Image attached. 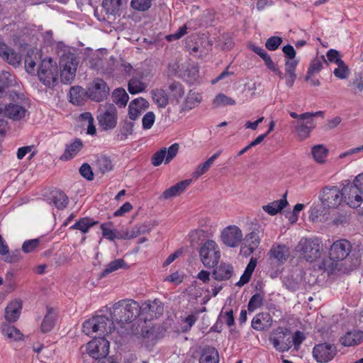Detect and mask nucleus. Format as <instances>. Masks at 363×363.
<instances>
[{
	"instance_id": "f257e3e1",
	"label": "nucleus",
	"mask_w": 363,
	"mask_h": 363,
	"mask_svg": "<svg viewBox=\"0 0 363 363\" xmlns=\"http://www.w3.org/2000/svg\"><path fill=\"white\" fill-rule=\"evenodd\" d=\"M139 303L131 299L121 300L111 308V318L119 323L131 322L140 313Z\"/></svg>"
},
{
	"instance_id": "f03ea898",
	"label": "nucleus",
	"mask_w": 363,
	"mask_h": 363,
	"mask_svg": "<svg viewBox=\"0 0 363 363\" xmlns=\"http://www.w3.org/2000/svg\"><path fill=\"white\" fill-rule=\"evenodd\" d=\"M362 173L357 175L353 182L345 180L341 189L342 200L351 208L359 207L363 203V186L361 179Z\"/></svg>"
},
{
	"instance_id": "7ed1b4c3",
	"label": "nucleus",
	"mask_w": 363,
	"mask_h": 363,
	"mask_svg": "<svg viewBox=\"0 0 363 363\" xmlns=\"http://www.w3.org/2000/svg\"><path fill=\"white\" fill-rule=\"evenodd\" d=\"M113 321L104 315L94 316L83 323L82 330L87 335L99 333L105 337L114 330Z\"/></svg>"
},
{
	"instance_id": "20e7f679",
	"label": "nucleus",
	"mask_w": 363,
	"mask_h": 363,
	"mask_svg": "<svg viewBox=\"0 0 363 363\" xmlns=\"http://www.w3.org/2000/svg\"><path fill=\"white\" fill-rule=\"evenodd\" d=\"M323 245L318 238H303L296 246V251L300 252L307 262H313L320 257Z\"/></svg>"
},
{
	"instance_id": "39448f33",
	"label": "nucleus",
	"mask_w": 363,
	"mask_h": 363,
	"mask_svg": "<svg viewBox=\"0 0 363 363\" xmlns=\"http://www.w3.org/2000/svg\"><path fill=\"white\" fill-rule=\"evenodd\" d=\"M38 77L46 86H55L58 79L57 63L51 58L43 60L38 69Z\"/></svg>"
},
{
	"instance_id": "423d86ee",
	"label": "nucleus",
	"mask_w": 363,
	"mask_h": 363,
	"mask_svg": "<svg viewBox=\"0 0 363 363\" xmlns=\"http://www.w3.org/2000/svg\"><path fill=\"white\" fill-rule=\"evenodd\" d=\"M199 255L206 267L213 268L218 264L220 257L219 246L214 240H208L201 245Z\"/></svg>"
},
{
	"instance_id": "0eeeda50",
	"label": "nucleus",
	"mask_w": 363,
	"mask_h": 363,
	"mask_svg": "<svg viewBox=\"0 0 363 363\" xmlns=\"http://www.w3.org/2000/svg\"><path fill=\"white\" fill-rule=\"evenodd\" d=\"M79 61L73 53L64 54L60 59V77L64 84H71L75 78Z\"/></svg>"
},
{
	"instance_id": "6e6552de",
	"label": "nucleus",
	"mask_w": 363,
	"mask_h": 363,
	"mask_svg": "<svg viewBox=\"0 0 363 363\" xmlns=\"http://www.w3.org/2000/svg\"><path fill=\"white\" fill-rule=\"evenodd\" d=\"M99 123L104 130H111L117 124V111L112 104L101 105L99 109L97 116Z\"/></svg>"
},
{
	"instance_id": "1a4fd4ad",
	"label": "nucleus",
	"mask_w": 363,
	"mask_h": 363,
	"mask_svg": "<svg viewBox=\"0 0 363 363\" xmlns=\"http://www.w3.org/2000/svg\"><path fill=\"white\" fill-rule=\"evenodd\" d=\"M289 333L286 328L278 327L272 332L269 341L277 350L282 352L289 351L292 347L290 337L286 338Z\"/></svg>"
},
{
	"instance_id": "9d476101",
	"label": "nucleus",
	"mask_w": 363,
	"mask_h": 363,
	"mask_svg": "<svg viewBox=\"0 0 363 363\" xmlns=\"http://www.w3.org/2000/svg\"><path fill=\"white\" fill-rule=\"evenodd\" d=\"M352 244L346 239H339L330 246L328 256L333 262H340L345 259L352 251Z\"/></svg>"
},
{
	"instance_id": "9b49d317",
	"label": "nucleus",
	"mask_w": 363,
	"mask_h": 363,
	"mask_svg": "<svg viewBox=\"0 0 363 363\" xmlns=\"http://www.w3.org/2000/svg\"><path fill=\"white\" fill-rule=\"evenodd\" d=\"M109 91L106 82L101 78H96L89 84L86 94L92 101L100 102L108 96Z\"/></svg>"
},
{
	"instance_id": "f8f14e48",
	"label": "nucleus",
	"mask_w": 363,
	"mask_h": 363,
	"mask_svg": "<svg viewBox=\"0 0 363 363\" xmlns=\"http://www.w3.org/2000/svg\"><path fill=\"white\" fill-rule=\"evenodd\" d=\"M220 238L225 245L234 248L238 247L243 240V234L238 226L230 225L222 230Z\"/></svg>"
},
{
	"instance_id": "ddd939ff",
	"label": "nucleus",
	"mask_w": 363,
	"mask_h": 363,
	"mask_svg": "<svg viewBox=\"0 0 363 363\" xmlns=\"http://www.w3.org/2000/svg\"><path fill=\"white\" fill-rule=\"evenodd\" d=\"M337 352L336 346L327 342L315 345L312 352L314 359L318 363L329 362L334 359Z\"/></svg>"
},
{
	"instance_id": "4468645a",
	"label": "nucleus",
	"mask_w": 363,
	"mask_h": 363,
	"mask_svg": "<svg viewBox=\"0 0 363 363\" xmlns=\"http://www.w3.org/2000/svg\"><path fill=\"white\" fill-rule=\"evenodd\" d=\"M110 344L104 337H99L90 341L86 346L87 353L94 359L106 357L109 352Z\"/></svg>"
},
{
	"instance_id": "2eb2a0df",
	"label": "nucleus",
	"mask_w": 363,
	"mask_h": 363,
	"mask_svg": "<svg viewBox=\"0 0 363 363\" xmlns=\"http://www.w3.org/2000/svg\"><path fill=\"white\" fill-rule=\"evenodd\" d=\"M320 201L329 209L335 208L342 201L341 190L335 186H326L320 193Z\"/></svg>"
},
{
	"instance_id": "dca6fc26",
	"label": "nucleus",
	"mask_w": 363,
	"mask_h": 363,
	"mask_svg": "<svg viewBox=\"0 0 363 363\" xmlns=\"http://www.w3.org/2000/svg\"><path fill=\"white\" fill-rule=\"evenodd\" d=\"M179 150V145L174 143L168 149L164 147L154 153L152 157V164L155 167L160 166L163 162L168 164L177 155Z\"/></svg>"
},
{
	"instance_id": "f3484780",
	"label": "nucleus",
	"mask_w": 363,
	"mask_h": 363,
	"mask_svg": "<svg viewBox=\"0 0 363 363\" xmlns=\"http://www.w3.org/2000/svg\"><path fill=\"white\" fill-rule=\"evenodd\" d=\"M315 116H311L305 121H294L292 123L297 138L304 140L310 137L312 130L315 128Z\"/></svg>"
},
{
	"instance_id": "a211bd4d",
	"label": "nucleus",
	"mask_w": 363,
	"mask_h": 363,
	"mask_svg": "<svg viewBox=\"0 0 363 363\" xmlns=\"http://www.w3.org/2000/svg\"><path fill=\"white\" fill-rule=\"evenodd\" d=\"M0 57L15 67H18L22 60L20 53L3 42H0Z\"/></svg>"
},
{
	"instance_id": "6ab92c4d",
	"label": "nucleus",
	"mask_w": 363,
	"mask_h": 363,
	"mask_svg": "<svg viewBox=\"0 0 363 363\" xmlns=\"http://www.w3.org/2000/svg\"><path fill=\"white\" fill-rule=\"evenodd\" d=\"M330 209L320 201L315 202L309 210V219L313 223H321L328 220Z\"/></svg>"
},
{
	"instance_id": "aec40b11",
	"label": "nucleus",
	"mask_w": 363,
	"mask_h": 363,
	"mask_svg": "<svg viewBox=\"0 0 363 363\" xmlns=\"http://www.w3.org/2000/svg\"><path fill=\"white\" fill-rule=\"evenodd\" d=\"M0 113L13 121H21L28 115V110L17 104L6 105L4 108L0 109Z\"/></svg>"
},
{
	"instance_id": "412c9836",
	"label": "nucleus",
	"mask_w": 363,
	"mask_h": 363,
	"mask_svg": "<svg viewBox=\"0 0 363 363\" xmlns=\"http://www.w3.org/2000/svg\"><path fill=\"white\" fill-rule=\"evenodd\" d=\"M90 63L91 67L104 73L111 74L114 71L115 60L113 57L106 60L101 57V54L98 53L91 57Z\"/></svg>"
},
{
	"instance_id": "4be33fe9",
	"label": "nucleus",
	"mask_w": 363,
	"mask_h": 363,
	"mask_svg": "<svg viewBox=\"0 0 363 363\" xmlns=\"http://www.w3.org/2000/svg\"><path fill=\"white\" fill-rule=\"evenodd\" d=\"M269 258L279 264L286 262L290 256V250L285 245H274L269 251Z\"/></svg>"
},
{
	"instance_id": "5701e85b",
	"label": "nucleus",
	"mask_w": 363,
	"mask_h": 363,
	"mask_svg": "<svg viewBox=\"0 0 363 363\" xmlns=\"http://www.w3.org/2000/svg\"><path fill=\"white\" fill-rule=\"evenodd\" d=\"M121 6V0H104L102 2V9L106 15L104 20L108 21H114L116 16L120 13Z\"/></svg>"
},
{
	"instance_id": "b1692460",
	"label": "nucleus",
	"mask_w": 363,
	"mask_h": 363,
	"mask_svg": "<svg viewBox=\"0 0 363 363\" xmlns=\"http://www.w3.org/2000/svg\"><path fill=\"white\" fill-rule=\"evenodd\" d=\"M272 325V318L268 313H259L256 315L251 323L253 329L264 330L269 329Z\"/></svg>"
},
{
	"instance_id": "393cba45",
	"label": "nucleus",
	"mask_w": 363,
	"mask_h": 363,
	"mask_svg": "<svg viewBox=\"0 0 363 363\" xmlns=\"http://www.w3.org/2000/svg\"><path fill=\"white\" fill-rule=\"evenodd\" d=\"M148 107V102L143 98L133 100L128 106V116L132 121L136 120L142 111Z\"/></svg>"
},
{
	"instance_id": "a878e982",
	"label": "nucleus",
	"mask_w": 363,
	"mask_h": 363,
	"mask_svg": "<svg viewBox=\"0 0 363 363\" xmlns=\"http://www.w3.org/2000/svg\"><path fill=\"white\" fill-rule=\"evenodd\" d=\"M191 179H186L177 183L175 185L166 189L160 196V199H169L180 195L191 184Z\"/></svg>"
},
{
	"instance_id": "bb28decb",
	"label": "nucleus",
	"mask_w": 363,
	"mask_h": 363,
	"mask_svg": "<svg viewBox=\"0 0 363 363\" xmlns=\"http://www.w3.org/2000/svg\"><path fill=\"white\" fill-rule=\"evenodd\" d=\"M202 100L201 94L198 92L190 91L184 102L181 104L180 111L186 112L196 107Z\"/></svg>"
},
{
	"instance_id": "cd10ccee",
	"label": "nucleus",
	"mask_w": 363,
	"mask_h": 363,
	"mask_svg": "<svg viewBox=\"0 0 363 363\" xmlns=\"http://www.w3.org/2000/svg\"><path fill=\"white\" fill-rule=\"evenodd\" d=\"M22 309L20 300L12 301L5 309V318L9 322H15L19 318Z\"/></svg>"
},
{
	"instance_id": "c85d7f7f",
	"label": "nucleus",
	"mask_w": 363,
	"mask_h": 363,
	"mask_svg": "<svg viewBox=\"0 0 363 363\" xmlns=\"http://www.w3.org/2000/svg\"><path fill=\"white\" fill-rule=\"evenodd\" d=\"M363 341V331L353 330L347 332L341 337L340 342L345 347L354 346Z\"/></svg>"
},
{
	"instance_id": "c756f323",
	"label": "nucleus",
	"mask_w": 363,
	"mask_h": 363,
	"mask_svg": "<svg viewBox=\"0 0 363 363\" xmlns=\"http://www.w3.org/2000/svg\"><path fill=\"white\" fill-rule=\"evenodd\" d=\"M287 204L286 194H284L282 199L263 206L262 209L269 215L274 216L285 208Z\"/></svg>"
},
{
	"instance_id": "7c9ffc66",
	"label": "nucleus",
	"mask_w": 363,
	"mask_h": 363,
	"mask_svg": "<svg viewBox=\"0 0 363 363\" xmlns=\"http://www.w3.org/2000/svg\"><path fill=\"white\" fill-rule=\"evenodd\" d=\"M41 51L38 50H31L28 52L25 58V67L28 73H34L35 65L41 59Z\"/></svg>"
},
{
	"instance_id": "2f4dec72",
	"label": "nucleus",
	"mask_w": 363,
	"mask_h": 363,
	"mask_svg": "<svg viewBox=\"0 0 363 363\" xmlns=\"http://www.w3.org/2000/svg\"><path fill=\"white\" fill-rule=\"evenodd\" d=\"M211 45L207 40L199 39L195 42L194 45H191L189 42L187 43V48L190 52L199 53V57L206 55L210 50Z\"/></svg>"
},
{
	"instance_id": "473e14b6",
	"label": "nucleus",
	"mask_w": 363,
	"mask_h": 363,
	"mask_svg": "<svg viewBox=\"0 0 363 363\" xmlns=\"http://www.w3.org/2000/svg\"><path fill=\"white\" fill-rule=\"evenodd\" d=\"M83 147L81 140L76 139L70 144L66 146L64 154L61 157L62 160H68L73 158L80 151Z\"/></svg>"
},
{
	"instance_id": "72a5a7b5",
	"label": "nucleus",
	"mask_w": 363,
	"mask_h": 363,
	"mask_svg": "<svg viewBox=\"0 0 363 363\" xmlns=\"http://www.w3.org/2000/svg\"><path fill=\"white\" fill-rule=\"evenodd\" d=\"M219 356L218 351L211 347L203 350L200 357L199 363H218Z\"/></svg>"
},
{
	"instance_id": "f704fd0d",
	"label": "nucleus",
	"mask_w": 363,
	"mask_h": 363,
	"mask_svg": "<svg viewBox=\"0 0 363 363\" xmlns=\"http://www.w3.org/2000/svg\"><path fill=\"white\" fill-rule=\"evenodd\" d=\"M233 274V267L228 264H220L213 271L214 278L217 280H225L231 277Z\"/></svg>"
},
{
	"instance_id": "c9c22d12",
	"label": "nucleus",
	"mask_w": 363,
	"mask_h": 363,
	"mask_svg": "<svg viewBox=\"0 0 363 363\" xmlns=\"http://www.w3.org/2000/svg\"><path fill=\"white\" fill-rule=\"evenodd\" d=\"M2 334L12 341L21 340L23 338L21 332L14 326L3 324L1 327Z\"/></svg>"
},
{
	"instance_id": "e433bc0d",
	"label": "nucleus",
	"mask_w": 363,
	"mask_h": 363,
	"mask_svg": "<svg viewBox=\"0 0 363 363\" xmlns=\"http://www.w3.org/2000/svg\"><path fill=\"white\" fill-rule=\"evenodd\" d=\"M97 223V221L94 220L92 218L84 217L77 221L70 227V229L79 230L83 233H86Z\"/></svg>"
},
{
	"instance_id": "4c0bfd02",
	"label": "nucleus",
	"mask_w": 363,
	"mask_h": 363,
	"mask_svg": "<svg viewBox=\"0 0 363 363\" xmlns=\"http://www.w3.org/2000/svg\"><path fill=\"white\" fill-rule=\"evenodd\" d=\"M311 154L316 162L323 164L326 161L328 150L323 145H316L312 147Z\"/></svg>"
},
{
	"instance_id": "58836bf2",
	"label": "nucleus",
	"mask_w": 363,
	"mask_h": 363,
	"mask_svg": "<svg viewBox=\"0 0 363 363\" xmlns=\"http://www.w3.org/2000/svg\"><path fill=\"white\" fill-rule=\"evenodd\" d=\"M55 318L56 315L53 309L48 308L41 324L40 329L43 333L50 332L53 328Z\"/></svg>"
},
{
	"instance_id": "ea45409f",
	"label": "nucleus",
	"mask_w": 363,
	"mask_h": 363,
	"mask_svg": "<svg viewBox=\"0 0 363 363\" xmlns=\"http://www.w3.org/2000/svg\"><path fill=\"white\" fill-rule=\"evenodd\" d=\"M153 101L160 108H165L169 103V98L163 89H155L151 91Z\"/></svg>"
},
{
	"instance_id": "a19ab883",
	"label": "nucleus",
	"mask_w": 363,
	"mask_h": 363,
	"mask_svg": "<svg viewBox=\"0 0 363 363\" xmlns=\"http://www.w3.org/2000/svg\"><path fill=\"white\" fill-rule=\"evenodd\" d=\"M243 240L245 241V243L248 246L250 252H253L258 247L261 241V238L258 231L253 230L247 234L245 238H243Z\"/></svg>"
},
{
	"instance_id": "79ce46f5",
	"label": "nucleus",
	"mask_w": 363,
	"mask_h": 363,
	"mask_svg": "<svg viewBox=\"0 0 363 363\" xmlns=\"http://www.w3.org/2000/svg\"><path fill=\"white\" fill-rule=\"evenodd\" d=\"M52 203L58 209H63L67 207L69 199L65 193L60 191H55L51 198Z\"/></svg>"
},
{
	"instance_id": "37998d69",
	"label": "nucleus",
	"mask_w": 363,
	"mask_h": 363,
	"mask_svg": "<svg viewBox=\"0 0 363 363\" xmlns=\"http://www.w3.org/2000/svg\"><path fill=\"white\" fill-rule=\"evenodd\" d=\"M168 90L171 97L177 102L184 96L185 93L183 85L177 82L170 83L168 86Z\"/></svg>"
},
{
	"instance_id": "c03bdc74",
	"label": "nucleus",
	"mask_w": 363,
	"mask_h": 363,
	"mask_svg": "<svg viewBox=\"0 0 363 363\" xmlns=\"http://www.w3.org/2000/svg\"><path fill=\"white\" fill-rule=\"evenodd\" d=\"M113 101L119 107H125L129 96L123 89H117L113 92Z\"/></svg>"
},
{
	"instance_id": "a18cd8bd",
	"label": "nucleus",
	"mask_w": 363,
	"mask_h": 363,
	"mask_svg": "<svg viewBox=\"0 0 363 363\" xmlns=\"http://www.w3.org/2000/svg\"><path fill=\"white\" fill-rule=\"evenodd\" d=\"M79 118L82 121L83 125H87V134L94 135L96 133V128L94 125V118L89 112H85L79 116Z\"/></svg>"
},
{
	"instance_id": "49530a36",
	"label": "nucleus",
	"mask_w": 363,
	"mask_h": 363,
	"mask_svg": "<svg viewBox=\"0 0 363 363\" xmlns=\"http://www.w3.org/2000/svg\"><path fill=\"white\" fill-rule=\"evenodd\" d=\"M143 310H148L152 315H154L157 316L162 313L163 306L158 300H154L153 301H148L143 304Z\"/></svg>"
},
{
	"instance_id": "de8ad7c7",
	"label": "nucleus",
	"mask_w": 363,
	"mask_h": 363,
	"mask_svg": "<svg viewBox=\"0 0 363 363\" xmlns=\"http://www.w3.org/2000/svg\"><path fill=\"white\" fill-rule=\"evenodd\" d=\"M323 62H326L323 55H322L320 58H315L311 62L306 76V80L308 81L311 75L321 70Z\"/></svg>"
},
{
	"instance_id": "09e8293b",
	"label": "nucleus",
	"mask_w": 363,
	"mask_h": 363,
	"mask_svg": "<svg viewBox=\"0 0 363 363\" xmlns=\"http://www.w3.org/2000/svg\"><path fill=\"white\" fill-rule=\"evenodd\" d=\"M17 84L16 78L9 72H3L0 75V85H3L4 89L10 86H16Z\"/></svg>"
},
{
	"instance_id": "8fccbe9b",
	"label": "nucleus",
	"mask_w": 363,
	"mask_h": 363,
	"mask_svg": "<svg viewBox=\"0 0 363 363\" xmlns=\"http://www.w3.org/2000/svg\"><path fill=\"white\" fill-rule=\"evenodd\" d=\"M235 101L230 97L224 94H218L213 101V105L215 108L225 106L228 105H235Z\"/></svg>"
},
{
	"instance_id": "3c124183",
	"label": "nucleus",
	"mask_w": 363,
	"mask_h": 363,
	"mask_svg": "<svg viewBox=\"0 0 363 363\" xmlns=\"http://www.w3.org/2000/svg\"><path fill=\"white\" fill-rule=\"evenodd\" d=\"M134 124L132 120H125L123 121L120 129L121 140H125L133 133Z\"/></svg>"
},
{
	"instance_id": "603ef678",
	"label": "nucleus",
	"mask_w": 363,
	"mask_h": 363,
	"mask_svg": "<svg viewBox=\"0 0 363 363\" xmlns=\"http://www.w3.org/2000/svg\"><path fill=\"white\" fill-rule=\"evenodd\" d=\"M125 264L122 259H115L108 263L101 273V277H106L110 273H112L121 268Z\"/></svg>"
},
{
	"instance_id": "864d4df0",
	"label": "nucleus",
	"mask_w": 363,
	"mask_h": 363,
	"mask_svg": "<svg viewBox=\"0 0 363 363\" xmlns=\"http://www.w3.org/2000/svg\"><path fill=\"white\" fill-rule=\"evenodd\" d=\"M146 85L137 78H132L128 82V91L130 94H135L143 91Z\"/></svg>"
},
{
	"instance_id": "5fc2aeb1",
	"label": "nucleus",
	"mask_w": 363,
	"mask_h": 363,
	"mask_svg": "<svg viewBox=\"0 0 363 363\" xmlns=\"http://www.w3.org/2000/svg\"><path fill=\"white\" fill-rule=\"evenodd\" d=\"M101 229L102 230V235L109 240H114L115 239H119L121 235V233H120V230H113L111 229L107 226L106 224H102L101 225Z\"/></svg>"
},
{
	"instance_id": "6e6d98bb",
	"label": "nucleus",
	"mask_w": 363,
	"mask_h": 363,
	"mask_svg": "<svg viewBox=\"0 0 363 363\" xmlns=\"http://www.w3.org/2000/svg\"><path fill=\"white\" fill-rule=\"evenodd\" d=\"M152 5V0H131L130 6L136 11H145Z\"/></svg>"
},
{
	"instance_id": "4d7b16f0",
	"label": "nucleus",
	"mask_w": 363,
	"mask_h": 363,
	"mask_svg": "<svg viewBox=\"0 0 363 363\" xmlns=\"http://www.w3.org/2000/svg\"><path fill=\"white\" fill-rule=\"evenodd\" d=\"M337 67L333 71L334 75L340 79L347 78L350 74V70L346 64L342 61L337 65Z\"/></svg>"
},
{
	"instance_id": "13d9d810",
	"label": "nucleus",
	"mask_w": 363,
	"mask_h": 363,
	"mask_svg": "<svg viewBox=\"0 0 363 363\" xmlns=\"http://www.w3.org/2000/svg\"><path fill=\"white\" fill-rule=\"evenodd\" d=\"M213 164L208 160L198 165L192 173L194 179H197L209 170Z\"/></svg>"
},
{
	"instance_id": "bf43d9fd",
	"label": "nucleus",
	"mask_w": 363,
	"mask_h": 363,
	"mask_svg": "<svg viewBox=\"0 0 363 363\" xmlns=\"http://www.w3.org/2000/svg\"><path fill=\"white\" fill-rule=\"evenodd\" d=\"M289 115L291 118L298 119L297 121H305V119L309 118L311 116H320L324 117V112L318 111L316 112H306L302 114H297L295 112H289Z\"/></svg>"
},
{
	"instance_id": "052dcab7",
	"label": "nucleus",
	"mask_w": 363,
	"mask_h": 363,
	"mask_svg": "<svg viewBox=\"0 0 363 363\" xmlns=\"http://www.w3.org/2000/svg\"><path fill=\"white\" fill-rule=\"evenodd\" d=\"M263 303V296L260 294H255L248 303V310L251 312L259 308Z\"/></svg>"
},
{
	"instance_id": "680f3d73",
	"label": "nucleus",
	"mask_w": 363,
	"mask_h": 363,
	"mask_svg": "<svg viewBox=\"0 0 363 363\" xmlns=\"http://www.w3.org/2000/svg\"><path fill=\"white\" fill-rule=\"evenodd\" d=\"M155 121V115L152 111L147 112L142 118L143 128L150 130Z\"/></svg>"
},
{
	"instance_id": "e2e57ef3",
	"label": "nucleus",
	"mask_w": 363,
	"mask_h": 363,
	"mask_svg": "<svg viewBox=\"0 0 363 363\" xmlns=\"http://www.w3.org/2000/svg\"><path fill=\"white\" fill-rule=\"evenodd\" d=\"M82 89L81 87H72L69 91L70 102L73 104H79L82 100Z\"/></svg>"
},
{
	"instance_id": "0e129e2a",
	"label": "nucleus",
	"mask_w": 363,
	"mask_h": 363,
	"mask_svg": "<svg viewBox=\"0 0 363 363\" xmlns=\"http://www.w3.org/2000/svg\"><path fill=\"white\" fill-rule=\"evenodd\" d=\"M120 233H121V235L119 236L120 240H130L139 236L136 225L129 229H122L120 230Z\"/></svg>"
},
{
	"instance_id": "69168bd1",
	"label": "nucleus",
	"mask_w": 363,
	"mask_h": 363,
	"mask_svg": "<svg viewBox=\"0 0 363 363\" xmlns=\"http://www.w3.org/2000/svg\"><path fill=\"white\" fill-rule=\"evenodd\" d=\"M40 239H32L25 241L22 245V250L25 253L33 252L40 245Z\"/></svg>"
},
{
	"instance_id": "338daca9",
	"label": "nucleus",
	"mask_w": 363,
	"mask_h": 363,
	"mask_svg": "<svg viewBox=\"0 0 363 363\" xmlns=\"http://www.w3.org/2000/svg\"><path fill=\"white\" fill-rule=\"evenodd\" d=\"M282 38L278 36H272L267 39L265 46L269 50H276L281 44Z\"/></svg>"
},
{
	"instance_id": "774afa93",
	"label": "nucleus",
	"mask_w": 363,
	"mask_h": 363,
	"mask_svg": "<svg viewBox=\"0 0 363 363\" xmlns=\"http://www.w3.org/2000/svg\"><path fill=\"white\" fill-rule=\"evenodd\" d=\"M326 57L330 62H334L336 65L339 64L342 60L340 58L339 52L334 49H330L327 52Z\"/></svg>"
}]
</instances>
